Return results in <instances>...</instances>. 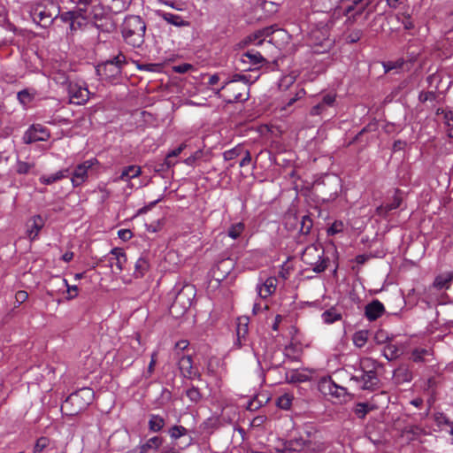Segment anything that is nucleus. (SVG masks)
I'll return each mask as SVG.
<instances>
[{
	"instance_id": "18",
	"label": "nucleus",
	"mask_w": 453,
	"mask_h": 453,
	"mask_svg": "<svg viewBox=\"0 0 453 453\" xmlns=\"http://www.w3.org/2000/svg\"><path fill=\"white\" fill-rule=\"evenodd\" d=\"M193 295V288L190 286L184 287L176 296V299L172 305V309H175L180 303L185 311L191 305V299L188 296Z\"/></svg>"
},
{
	"instance_id": "55",
	"label": "nucleus",
	"mask_w": 453,
	"mask_h": 453,
	"mask_svg": "<svg viewBox=\"0 0 453 453\" xmlns=\"http://www.w3.org/2000/svg\"><path fill=\"white\" fill-rule=\"evenodd\" d=\"M18 99L22 104H26L31 100L30 94L27 90H22L18 93Z\"/></svg>"
},
{
	"instance_id": "43",
	"label": "nucleus",
	"mask_w": 453,
	"mask_h": 453,
	"mask_svg": "<svg viewBox=\"0 0 453 453\" xmlns=\"http://www.w3.org/2000/svg\"><path fill=\"white\" fill-rule=\"evenodd\" d=\"M203 157V150H196V152H194L191 156H189L188 157H187L185 160H184V163L188 165V166H194L196 165V163L201 159Z\"/></svg>"
},
{
	"instance_id": "40",
	"label": "nucleus",
	"mask_w": 453,
	"mask_h": 453,
	"mask_svg": "<svg viewBox=\"0 0 453 453\" xmlns=\"http://www.w3.org/2000/svg\"><path fill=\"white\" fill-rule=\"evenodd\" d=\"M430 355V351L426 349L418 348L415 349L411 353V358L414 362H423L425 357Z\"/></svg>"
},
{
	"instance_id": "46",
	"label": "nucleus",
	"mask_w": 453,
	"mask_h": 453,
	"mask_svg": "<svg viewBox=\"0 0 453 453\" xmlns=\"http://www.w3.org/2000/svg\"><path fill=\"white\" fill-rule=\"evenodd\" d=\"M401 204V198L398 196H395L393 201L382 206L380 209L385 211L386 212L390 211L398 208Z\"/></svg>"
},
{
	"instance_id": "20",
	"label": "nucleus",
	"mask_w": 453,
	"mask_h": 453,
	"mask_svg": "<svg viewBox=\"0 0 453 453\" xmlns=\"http://www.w3.org/2000/svg\"><path fill=\"white\" fill-rule=\"evenodd\" d=\"M44 226V220L40 215L34 216L31 221L27 224V235L31 240L34 241L40 230Z\"/></svg>"
},
{
	"instance_id": "48",
	"label": "nucleus",
	"mask_w": 453,
	"mask_h": 453,
	"mask_svg": "<svg viewBox=\"0 0 453 453\" xmlns=\"http://www.w3.org/2000/svg\"><path fill=\"white\" fill-rule=\"evenodd\" d=\"M58 280L62 283L63 286L67 288V292L70 295L69 298H73L78 295L77 286H69L65 279L58 278Z\"/></svg>"
},
{
	"instance_id": "8",
	"label": "nucleus",
	"mask_w": 453,
	"mask_h": 453,
	"mask_svg": "<svg viewBox=\"0 0 453 453\" xmlns=\"http://www.w3.org/2000/svg\"><path fill=\"white\" fill-rule=\"evenodd\" d=\"M288 447L289 450L300 453H311L320 451L323 449L321 444L316 445L312 441H307L303 438H296L289 441Z\"/></svg>"
},
{
	"instance_id": "36",
	"label": "nucleus",
	"mask_w": 453,
	"mask_h": 453,
	"mask_svg": "<svg viewBox=\"0 0 453 453\" xmlns=\"http://www.w3.org/2000/svg\"><path fill=\"white\" fill-rule=\"evenodd\" d=\"M35 167V163L24 162L18 160L15 171L18 174H27L31 172V170Z\"/></svg>"
},
{
	"instance_id": "23",
	"label": "nucleus",
	"mask_w": 453,
	"mask_h": 453,
	"mask_svg": "<svg viewBox=\"0 0 453 453\" xmlns=\"http://www.w3.org/2000/svg\"><path fill=\"white\" fill-rule=\"evenodd\" d=\"M321 319L325 324L330 325L341 320L342 314L337 311L335 307H331L321 314Z\"/></svg>"
},
{
	"instance_id": "47",
	"label": "nucleus",
	"mask_w": 453,
	"mask_h": 453,
	"mask_svg": "<svg viewBox=\"0 0 453 453\" xmlns=\"http://www.w3.org/2000/svg\"><path fill=\"white\" fill-rule=\"evenodd\" d=\"M169 433L172 438L178 439L187 433V429L181 426H174Z\"/></svg>"
},
{
	"instance_id": "45",
	"label": "nucleus",
	"mask_w": 453,
	"mask_h": 453,
	"mask_svg": "<svg viewBox=\"0 0 453 453\" xmlns=\"http://www.w3.org/2000/svg\"><path fill=\"white\" fill-rule=\"evenodd\" d=\"M344 229V225L342 221H334L331 226L327 229V234L329 235H334L342 232Z\"/></svg>"
},
{
	"instance_id": "50",
	"label": "nucleus",
	"mask_w": 453,
	"mask_h": 453,
	"mask_svg": "<svg viewBox=\"0 0 453 453\" xmlns=\"http://www.w3.org/2000/svg\"><path fill=\"white\" fill-rule=\"evenodd\" d=\"M362 35H363V33L361 30H359V29L353 30L347 35V41L351 43L357 42V41L360 40Z\"/></svg>"
},
{
	"instance_id": "9",
	"label": "nucleus",
	"mask_w": 453,
	"mask_h": 453,
	"mask_svg": "<svg viewBox=\"0 0 453 453\" xmlns=\"http://www.w3.org/2000/svg\"><path fill=\"white\" fill-rule=\"evenodd\" d=\"M50 134L45 127L41 125H32L24 134L23 142L30 144L37 141H46Z\"/></svg>"
},
{
	"instance_id": "42",
	"label": "nucleus",
	"mask_w": 453,
	"mask_h": 453,
	"mask_svg": "<svg viewBox=\"0 0 453 453\" xmlns=\"http://www.w3.org/2000/svg\"><path fill=\"white\" fill-rule=\"evenodd\" d=\"M50 444V440L47 437H40L34 447V453H42Z\"/></svg>"
},
{
	"instance_id": "29",
	"label": "nucleus",
	"mask_w": 453,
	"mask_h": 453,
	"mask_svg": "<svg viewBox=\"0 0 453 453\" xmlns=\"http://www.w3.org/2000/svg\"><path fill=\"white\" fill-rule=\"evenodd\" d=\"M322 388L324 389L327 388L328 393L332 395H335L336 397H340L345 394L344 388L337 386L331 380L325 381L322 385Z\"/></svg>"
},
{
	"instance_id": "28",
	"label": "nucleus",
	"mask_w": 453,
	"mask_h": 453,
	"mask_svg": "<svg viewBox=\"0 0 453 453\" xmlns=\"http://www.w3.org/2000/svg\"><path fill=\"white\" fill-rule=\"evenodd\" d=\"M165 426V419L158 415H150L149 428L151 432H159Z\"/></svg>"
},
{
	"instance_id": "5",
	"label": "nucleus",
	"mask_w": 453,
	"mask_h": 453,
	"mask_svg": "<svg viewBox=\"0 0 453 453\" xmlns=\"http://www.w3.org/2000/svg\"><path fill=\"white\" fill-rule=\"evenodd\" d=\"M125 64H127L126 57L119 53L112 58L99 64L96 68V74L103 80L111 81L120 75L122 66Z\"/></svg>"
},
{
	"instance_id": "3",
	"label": "nucleus",
	"mask_w": 453,
	"mask_h": 453,
	"mask_svg": "<svg viewBox=\"0 0 453 453\" xmlns=\"http://www.w3.org/2000/svg\"><path fill=\"white\" fill-rule=\"evenodd\" d=\"M302 260L317 273L324 272L327 267L328 258L324 257V250L319 244L307 246L303 251Z\"/></svg>"
},
{
	"instance_id": "30",
	"label": "nucleus",
	"mask_w": 453,
	"mask_h": 453,
	"mask_svg": "<svg viewBox=\"0 0 453 453\" xmlns=\"http://www.w3.org/2000/svg\"><path fill=\"white\" fill-rule=\"evenodd\" d=\"M142 173V167L139 165H130L127 168L124 169L120 179L122 180H127L131 178L137 177Z\"/></svg>"
},
{
	"instance_id": "2",
	"label": "nucleus",
	"mask_w": 453,
	"mask_h": 453,
	"mask_svg": "<svg viewBox=\"0 0 453 453\" xmlns=\"http://www.w3.org/2000/svg\"><path fill=\"white\" fill-rule=\"evenodd\" d=\"M94 399V391L82 388L72 393L61 405V411L67 416H75L85 411Z\"/></svg>"
},
{
	"instance_id": "44",
	"label": "nucleus",
	"mask_w": 453,
	"mask_h": 453,
	"mask_svg": "<svg viewBox=\"0 0 453 453\" xmlns=\"http://www.w3.org/2000/svg\"><path fill=\"white\" fill-rule=\"evenodd\" d=\"M28 298V294L27 291L19 290L15 294V305L11 312H13L14 309L19 307L21 303H23Z\"/></svg>"
},
{
	"instance_id": "21",
	"label": "nucleus",
	"mask_w": 453,
	"mask_h": 453,
	"mask_svg": "<svg viewBox=\"0 0 453 453\" xmlns=\"http://www.w3.org/2000/svg\"><path fill=\"white\" fill-rule=\"evenodd\" d=\"M363 0H336V11L342 12L343 15H348Z\"/></svg>"
},
{
	"instance_id": "56",
	"label": "nucleus",
	"mask_w": 453,
	"mask_h": 453,
	"mask_svg": "<svg viewBox=\"0 0 453 453\" xmlns=\"http://www.w3.org/2000/svg\"><path fill=\"white\" fill-rule=\"evenodd\" d=\"M192 68V65L189 64H182L179 65H175L173 70L178 73H185Z\"/></svg>"
},
{
	"instance_id": "51",
	"label": "nucleus",
	"mask_w": 453,
	"mask_h": 453,
	"mask_svg": "<svg viewBox=\"0 0 453 453\" xmlns=\"http://www.w3.org/2000/svg\"><path fill=\"white\" fill-rule=\"evenodd\" d=\"M403 64V61H395V62L388 61V62L384 63L383 66H384L385 72L388 73L393 69L401 68Z\"/></svg>"
},
{
	"instance_id": "14",
	"label": "nucleus",
	"mask_w": 453,
	"mask_h": 453,
	"mask_svg": "<svg viewBox=\"0 0 453 453\" xmlns=\"http://www.w3.org/2000/svg\"><path fill=\"white\" fill-rule=\"evenodd\" d=\"M378 398H387V395L384 392L380 394L375 395L372 396V400L365 403H358L356 404L354 408L355 414L359 418H364L367 413L378 408L377 406V399Z\"/></svg>"
},
{
	"instance_id": "59",
	"label": "nucleus",
	"mask_w": 453,
	"mask_h": 453,
	"mask_svg": "<svg viewBox=\"0 0 453 453\" xmlns=\"http://www.w3.org/2000/svg\"><path fill=\"white\" fill-rule=\"evenodd\" d=\"M434 98V93L432 91L423 92L419 95V100L422 102H426L428 100H433Z\"/></svg>"
},
{
	"instance_id": "33",
	"label": "nucleus",
	"mask_w": 453,
	"mask_h": 453,
	"mask_svg": "<svg viewBox=\"0 0 453 453\" xmlns=\"http://www.w3.org/2000/svg\"><path fill=\"white\" fill-rule=\"evenodd\" d=\"M400 355V349L395 344H388L383 350V356L388 360H393L399 357Z\"/></svg>"
},
{
	"instance_id": "6",
	"label": "nucleus",
	"mask_w": 453,
	"mask_h": 453,
	"mask_svg": "<svg viewBox=\"0 0 453 453\" xmlns=\"http://www.w3.org/2000/svg\"><path fill=\"white\" fill-rule=\"evenodd\" d=\"M141 18L139 16L127 17L123 24V36L126 42L134 47L142 44L140 31H142Z\"/></svg>"
},
{
	"instance_id": "62",
	"label": "nucleus",
	"mask_w": 453,
	"mask_h": 453,
	"mask_svg": "<svg viewBox=\"0 0 453 453\" xmlns=\"http://www.w3.org/2000/svg\"><path fill=\"white\" fill-rule=\"evenodd\" d=\"M69 1L78 4L79 7L86 8V9L92 3V0H69Z\"/></svg>"
},
{
	"instance_id": "32",
	"label": "nucleus",
	"mask_w": 453,
	"mask_h": 453,
	"mask_svg": "<svg viewBox=\"0 0 453 453\" xmlns=\"http://www.w3.org/2000/svg\"><path fill=\"white\" fill-rule=\"evenodd\" d=\"M245 229V226L242 222L232 225L227 230V235L233 240L239 238Z\"/></svg>"
},
{
	"instance_id": "12",
	"label": "nucleus",
	"mask_w": 453,
	"mask_h": 453,
	"mask_svg": "<svg viewBox=\"0 0 453 453\" xmlns=\"http://www.w3.org/2000/svg\"><path fill=\"white\" fill-rule=\"evenodd\" d=\"M278 279L274 276L267 277L265 280H260L256 287L257 296L262 299H266L276 291Z\"/></svg>"
},
{
	"instance_id": "11",
	"label": "nucleus",
	"mask_w": 453,
	"mask_h": 453,
	"mask_svg": "<svg viewBox=\"0 0 453 453\" xmlns=\"http://www.w3.org/2000/svg\"><path fill=\"white\" fill-rule=\"evenodd\" d=\"M240 61L249 65L247 67L248 70L257 69L267 62L260 52L255 50H250L242 53L240 57Z\"/></svg>"
},
{
	"instance_id": "35",
	"label": "nucleus",
	"mask_w": 453,
	"mask_h": 453,
	"mask_svg": "<svg viewBox=\"0 0 453 453\" xmlns=\"http://www.w3.org/2000/svg\"><path fill=\"white\" fill-rule=\"evenodd\" d=\"M294 397L291 394L285 393L277 399V406L282 410H288Z\"/></svg>"
},
{
	"instance_id": "37",
	"label": "nucleus",
	"mask_w": 453,
	"mask_h": 453,
	"mask_svg": "<svg viewBox=\"0 0 453 453\" xmlns=\"http://www.w3.org/2000/svg\"><path fill=\"white\" fill-rule=\"evenodd\" d=\"M242 152L243 147L241 144H238L234 148L226 150L223 153V157L226 161L233 160L235 157H239Z\"/></svg>"
},
{
	"instance_id": "17",
	"label": "nucleus",
	"mask_w": 453,
	"mask_h": 453,
	"mask_svg": "<svg viewBox=\"0 0 453 453\" xmlns=\"http://www.w3.org/2000/svg\"><path fill=\"white\" fill-rule=\"evenodd\" d=\"M385 311L384 305L379 300H373L365 306V314L369 321L379 319Z\"/></svg>"
},
{
	"instance_id": "19",
	"label": "nucleus",
	"mask_w": 453,
	"mask_h": 453,
	"mask_svg": "<svg viewBox=\"0 0 453 453\" xmlns=\"http://www.w3.org/2000/svg\"><path fill=\"white\" fill-rule=\"evenodd\" d=\"M336 99L335 93H327L322 96V99L319 103L314 105L311 109V114L319 115L321 114L327 107H331L334 105Z\"/></svg>"
},
{
	"instance_id": "25",
	"label": "nucleus",
	"mask_w": 453,
	"mask_h": 453,
	"mask_svg": "<svg viewBox=\"0 0 453 453\" xmlns=\"http://www.w3.org/2000/svg\"><path fill=\"white\" fill-rule=\"evenodd\" d=\"M452 278L453 275L451 273L440 274L435 278L434 281V287L440 290L443 288H449Z\"/></svg>"
},
{
	"instance_id": "41",
	"label": "nucleus",
	"mask_w": 453,
	"mask_h": 453,
	"mask_svg": "<svg viewBox=\"0 0 453 453\" xmlns=\"http://www.w3.org/2000/svg\"><path fill=\"white\" fill-rule=\"evenodd\" d=\"M163 442V439L159 436H154L149 439L145 444H143V451L149 449H158Z\"/></svg>"
},
{
	"instance_id": "34",
	"label": "nucleus",
	"mask_w": 453,
	"mask_h": 453,
	"mask_svg": "<svg viewBox=\"0 0 453 453\" xmlns=\"http://www.w3.org/2000/svg\"><path fill=\"white\" fill-rule=\"evenodd\" d=\"M111 254L113 256L111 259H114L115 265L119 270H121L123 263L126 262V256L123 250L119 248H114L111 250Z\"/></svg>"
},
{
	"instance_id": "26",
	"label": "nucleus",
	"mask_w": 453,
	"mask_h": 453,
	"mask_svg": "<svg viewBox=\"0 0 453 453\" xmlns=\"http://www.w3.org/2000/svg\"><path fill=\"white\" fill-rule=\"evenodd\" d=\"M186 147V143H181L177 148L168 152L165 162L167 167L173 166L176 164L174 157H178L185 150Z\"/></svg>"
},
{
	"instance_id": "38",
	"label": "nucleus",
	"mask_w": 453,
	"mask_h": 453,
	"mask_svg": "<svg viewBox=\"0 0 453 453\" xmlns=\"http://www.w3.org/2000/svg\"><path fill=\"white\" fill-rule=\"evenodd\" d=\"M186 395L193 403H197L202 399V394L200 393V390L196 387L188 388L186 391Z\"/></svg>"
},
{
	"instance_id": "4",
	"label": "nucleus",
	"mask_w": 453,
	"mask_h": 453,
	"mask_svg": "<svg viewBox=\"0 0 453 453\" xmlns=\"http://www.w3.org/2000/svg\"><path fill=\"white\" fill-rule=\"evenodd\" d=\"M309 43L315 54L328 52L333 46V41L329 38V30L326 26L311 29L309 34Z\"/></svg>"
},
{
	"instance_id": "49",
	"label": "nucleus",
	"mask_w": 453,
	"mask_h": 453,
	"mask_svg": "<svg viewBox=\"0 0 453 453\" xmlns=\"http://www.w3.org/2000/svg\"><path fill=\"white\" fill-rule=\"evenodd\" d=\"M104 4H108V7L112 12H119L122 8L119 0H102Z\"/></svg>"
},
{
	"instance_id": "58",
	"label": "nucleus",
	"mask_w": 453,
	"mask_h": 453,
	"mask_svg": "<svg viewBox=\"0 0 453 453\" xmlns=\"http://www.w3.org/2000/svg\"><path fill=\"white\" fill-rule=\"evenodd\" d=\"M244 157L240 161V166L241 167H244L246 165H248L250 162H251V156H250V152L249 150H244Z\"/></svg>"
},
{
	"instance_id": "22",
	"label": "nucleus",
	"mask_w": 453,
	"mask_h": 453,
	"mask_svg": "<svg viewBox=\"0 0 453 453\" xmlns=\"http://www.w3.org/2000/svg\"><path fill=\"white\" fill-rule=\"evenodd\" d=\"M69 175V169L60 170L50 175H42L40 177V181L45 185H50L58 180H60Z\"/></svg>"
},
{
	"instance_id": "61",
	"label": "nucleus",
	"mask_w": 453,
	"mask_h": 453,
	"mask_svg": "<svg viewBox=\"0 0 453 453\" xmlns=\"http://www.w3.org/2000/svg\"><path fill=\"white\" fill-rule=\"evenodd\" d=\"M230 81L232 83L237 82V81H243L244 84L248 82V79L246 75L242 74H234L231 79Z\"/></svg>"
},
{
	"instance_id": "27",
	"label": "nucleus",
	"mask_w": 453,
	"mask_h": 453,
	"mask_svg": "<svg viewBox=\"0 0 453 453\" xmlns=\"http://www.w3.org/2000/svg\"><path fill=\"white\" fill-rule=\"evenodd\" d=\"M160 15L165 21L175 27H183L187 25V22L184 21L183 19L179 15L165 12H163Z\"/></svg>"
},
{
	"instance_id": "31",
	"label": "nucleus",
	"mask_w": 453,
	"mask_h": 453,
	"mask_svg": "<svg viewBox=\"0 0 453 453\" xmlns=\"http://www.w3.org/2000/svg\"><path fill=\"white\" fill-rule=\"evenodd\" d=\"M352 340L356 347L362 348L367 342L368 332L365 330L357 331L354 334Z\"/></svg>"
},
{
	"instance_id": "53",
	"label": "nucleus",
	"mask_w": 453,
	"mask_h": 453,
	"mask_svg": "<svg viewBox=\"0 0 453 453\" xmlns=\"http://www.w3.org/2000/svg\"><path fill=\"white\" fill-rule=\"evenodd\" d=\"M445 122L446 125L449 127V136L453 137V118L451 116V113L445 114Z\"/></svg>"
},
{
	"instance_id": "60",
	"label": "nucleus",
	"mask_w": 453,
	"mask_h": 453,
	"mask_svg": "<svg viewBox=\"0 0 453 453\" xmlns=\"http://www.w3.org/2000/svg\"><path fill=\"white\" fill-rule=\"evenodd\" d=\"M402 24L405 30H411L414 27V24L409 16L403 18Z\"/></svg>"
},
{
	"instance_id": "15",
	"label": "nucleus",
	"mask_w": 453,
	"mask_h": 453,
	"mask_svg": "<svg viewBox=\"0 0 453 453\" xmlns=\"http://www.w3.org/2000/svg\"><path fill=\"white\" fill-rule=\"evenodd\" d=\"M179 369L183 377L194 380L200 377L199 372L193 367V361L190 356L183 355L179 358Z\"/></svg>"
},
{
	"instance_id": "24",
	"label": "nucleus",
	"mask_w": 453,
	"mask_h": 453,
	"mask_svg": "<svg viewBox=\"0 0 453 453\" xmlns=\"http://www.w3.org/2000/svg\"><path fill=\"white\" fill-rule=\"evenodd\" d=\"M274 32L273 27H265L262 30L256 32L254 35L249 37L250 41L254 44L259 45L263 41L270 36Z\"/></svg>"
},
{
	"instance_id": "13",
	"label": "nucleus",
	"mask_w": 453,
	"mask_h": 453,
	"mask_svg": "<svg viewBox=\"0 0 453 453\" xmlns=\"http://www.w3.org/2000/svg\"><path fill=\"white\" fill-rule=\"evenodd\" d=\"M68 95L70 96L71 103L76 104H83L89 98V91L88 88H82L76 83H69Z\"/></svg>"
},
{
	"instance_id": "39",
	"label": "nucleus",
	"mask_w": 453,
	"mask_h": 453,
	"mask_svg": "<svg viewBox=\"0 0 453 453\" xmlns=\"http://www.w3.org/2000/svg\"><path fill=\"white\" fill-rule=\"evenodd\" d=\"M434 419L435 424L439 427L445 426L447 427L446 430L449 428V425L453 424V422H450L449 420V418H447V416L445 414H443L442 412L434 413Z\"/></svg>"
},
{
	"instance_id": "16",
	"label": "nucleus",
	"mask_w": 453,
	"mask_h": 453,
	"mask_svg": "<svg viewBox=\"0 0 453 453\" xmlns=\"http://www.w3.org/2000/svg\"><path fill=\"white\" fill-rule=\"evenodd\" d=\"M88 16H87V9L78 7L77 11H69L63 12L60 15V19L63 22L70 23L71 31L75 30V19L81 18L82 19H87Z\"/></svg>"
},
{
	"instance_id": "64",
	"label": "nucleus",
	"mask_w": 453,
	"mask_h": 453,
	"mask_svg": "<svg viewBox=\"0 0 453 453\" xmlns=\"http://www.w3.org/2000/svg\"><path fill=\"white\" fill-rule=\"evenodd\" d=\"M246 332H247V324L243 325V328H242L241 326L239 325L238 329H237V336H238V342L240 343H241L242 338L244 337V334H246Z\"/></svg>"
},
{
	"instance_id": "1",
	"label": "nucleus",
	"mask_w": 453,
	"mask_h": 453,
	"mask_svg": "<svg viewBox=\"0 0 453 453\" xmlns=\"http://www.w3.org/2000/svg\"><path fill=\"white\" fill-rule=\"evenodd\" d=\"M377 363L372 358L365 357L360 360V368L351 377L357 386L364 390H373L380 382L376 373Z\"/></svg>"
},
{
	"instance_id": "63",
	"label": "nucleus",
	"mask_w": 453,
	"mask_h": 453,
	"mask_svg": "<svg viewBox=\"0 0 453 453\" xmlns=\"http://www.w3.org/2000/svg\"><path fill=\"white\" fill-rule=\"evenodd\" d=\"M220 74L219 73H214L209 77L208 84L210 86H214L218 84V82L220 81Z\"/></svg>"
},
{
	"instance_id": "54",
	"label": "nucleus",
	"mask_w": 453,
	"mask_h": 453,
	"mask_svg": "<svg viewBox=\"0 0 453 453\" xmlns=\"http://www.w3.org/2000/svg\"><path fill=\"white\" fill-rule=\"evenodd\" d=\"M119 237L123 241H128L133 236V233L129 229H121L118 232Z\"/></svg>"
},
{
	"instance_id": "7",
	"label": "nucleus",
	"mask_w": 453,
	"mask_h": 453,
	"mask_svg": "<svg viewBox=\"0 0 453 453\" xmlns=\"http://www.w3.org/2000/svg\"><path fill=\"white\" fill-rule=\"evenodd\" d=\"M28 12L33 21L43 28L49 27L57 18V15L41 3L28 4Z\"/></svg>"
},
{
	"instance_id": "52",
	"label": "nucleus",
	"mask_w": 453,
	"mask_h": 453,
	"mask_svg": "<svg viewBox=\"0 0 453 453\" xmlns=\"http://www.w3.org/2000/svg\"><path fill=\"white\" fill-rule=\"evenodd\" d=\"M188 342L187 340H180L175 343L174 352L176 355H180V351L185 350L188 347Z\"/></svg>"
},
{
	"instance_id": "10",
	"label": "nucleus",
	"mask_w": 453,
	"mask_h": 453,
	"mask_svg": "<svg viewBox=\"0 0 453 453\" xmlns=\"http://www.w3.org/2000/svg\"><path fill=\"white\" fill-rule=\"evenodd\" d=\"M97 162L96 158L86 160L83 163L78 165L71 179L73 187L81 185L88 178V171Z\"/></svg>"
},
{
	"instance_id": "57",
	"label": "nucleus",
	"mask_w": 453,
	"mask_h": 453,
	"mask_svg": "<svg viewBox=\"0 0 453 453\" xmlns=\"http://www.w3.org/2000/svg\"><path fill=\"white\" fill-rule=\"evenodd\" d=\"M268 306L266 304H262L260 303H255L252 308L253 314L257 315L261 313L264 310H267Z\"/></svg>"
}]
</instances>
